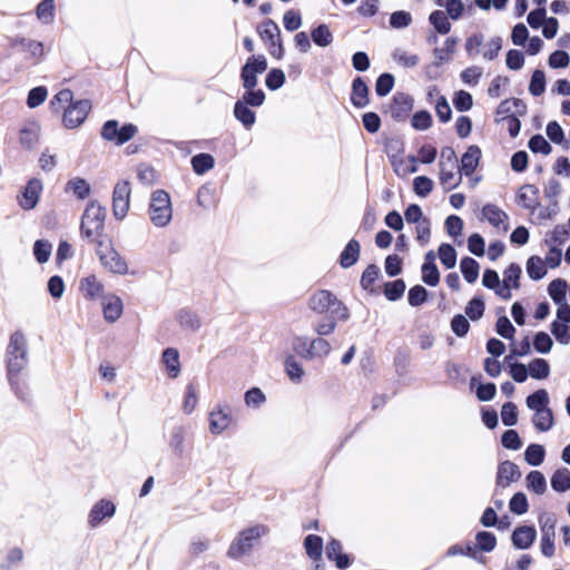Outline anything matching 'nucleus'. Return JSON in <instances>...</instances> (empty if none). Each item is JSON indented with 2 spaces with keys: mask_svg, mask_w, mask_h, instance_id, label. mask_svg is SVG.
Segmentation results:
<instances>
[{
  "mask_svg": "<svg viewBox=\"0 0 570 570\" xmlns=\"http://www.w3.org/2000/svg\"><path fill=\"white\" fill-rule=\"evenodd\" d=\"M550 373V366L543 358H534L529 364V374L534 379H546Z\"/></svg>",
  "mask_w": 570,
  "mask_h": 570,
  "instance_id": "obj_58",
  "label": "nucleus"
},
{
  "mask_svg": "<svg viewBox=\"0 0 570 570\" xmlns=\"http://www.w3.org/2000/svg\"><path fill=\"white\" fill-rule=\"evenodd\" d=\"M509 509L511 512L521 515L528 512L529 502L527 495L523 492H517L512 495L509 501Z\"/></svg>",
  "mask_w": 570,
  "mask_h": 570,
  "instance_id": "obj_53",
  "label": "nucleus"
},
{
  "mask_svg": "<svg viewBox=\"0 0 570 570\" xmlns=\"http://www.w3.org/2000/svg\"><path fill=\"white\" fill-rule=\"evenodd\" d=\"M440 184L445 191L456 188L462 181V175L459 164L440 165Z\"/></svg>",
  "mask_w": 570,
  "mask_h": 570,
  "instance_id": "obj_15",
  "label": "nucleus"
},
{
  "mask_svg": "<svg viewBox=\"0 0 570 570\" xmlns=\"http://www.w3.org/2000/svg\"><path fill=\"white\" fill-rule=\"evenodd\" d=\"M91 109V102L88 99L78 100L71 104L63 114L65 127L72 129L80 126L87 118L88 112Z\"/></svg>",
  "mask_w": 570,
  "mask_h": 570,
  "instance_id": "obj_11",
  "label": "nucleus"
},
{
  "mask_svg": "<svg viewBox=\"0 0 570 570\" xmlns=\"http://www.w3.org/2000/svg\"><path fill=\"white\" fill-rule=\"evenodd\" d=\"M116 512V505L106 499L99 500L94 504L88 514V524L90 528H97L105 518H111Z\"/></svg>",
  "mask_w": 570,
  "mask_h": 570,
  "instance_id": "obj_16",
  "label": "nucleus"
},
{
  "mask_svg": "<svg viewBox=\"0 0 570 570\" xmlns=\"http://www.w3.org/2000/svg\"><path fill=\"white\" fill-rule=\"evenodd\" d=\"M450 17L443 10H434L429 16V22L436 33L446 35L451 31Z\"/></svg>",
  "mask_w": 570,
  "mask_h": 570,
  "instance_id": "obj_29",
  "label": "nucleus"
},
{
  "mask_svg": "<svg viewBox=\"0 0 570 570\" xmlns=\"http://www.w3.org/2000/svg\"><path fill=\"white\" fill-rule=\"evenodd\" d=\"M392 57L396 63H399L400 66H402L404 68H413L420 61V58L417 55H410L405 50L400 49V48L394 50Z\"/></svg>",
  "mask_w": 570,
  "mask_h": 570,
  "instance_id": "obj_56",
  "label": "nucleus"
},
{
  "mask_svg": "<svg viewBox=\"0 0 570 570\" xmlns=\"http://www.w3.org/2000/svg\"><path fill=\"white\" fill-rule=\"evenodd\" d=\"M66 190H72L79 199H85L90 194V185L83 178L76 177L67 183Z\"/></svg>",
  "mask_w": 570,
  "mask_h": 570,
  "instance_id": "obj_45",
  "label": "nucleus"
},
{
  "mask_svg": "<svg viewBox=\"0 0 570 570\" xmlns=\"http://www.w3.org/2000/svg\"><path fill=\"white\" fill-rule=\"evenodd\" d=\"M306 554L314 561H320L323 552V539L316 534H308L304 539Z\"/></svg>",
  "mask_w": 570,
  "mask_h": 570,
  "instance_id": "obj_31",
  "label": "nucleus"
},
{
  "mask_svg": "<svg viewBox=\"0 0 570 570\" xmlns=\"http://www.w3.org/2000/svg\"><path fill=\"white\" fill-rule=\"evenodd\" d=\"M107 210L98 202L91 200L81 217L80 235L96 245L104 240Z\"/></svg>",
  "mask_w": 570,
  "mask_h": 570,
  "instance_id": "obj_3",
  "label": "nucleus"
},
{
  "mask_svg": "<svg viewBox=\"0 0 570 570\" xmlns=\"http://www.w3.org/2000/svg\"><path fill=\"white\" fill-rule=\"evenodd\" d=\"M551 488L557 492L570 489V471L567 468L558 469L551 476Z\"/></svg>",
  "mask_w": 570,
  "mask_h": 570,
  "instance_id": "obj_36",
  "label": "nucleus"
},
{
  "mask_svg": "<svg viewBox=\"0 0 570 570\" xmlns=\"http://www.w3.org/2000/svg\"><path fill=\"white\" fill-rule=\"evenodd\" d=\"M481 159V149L476 145H471L468 147L466 151L463 154L461 158V165H459L461 171L465 176H470L474 173L476 167L479 166Z\"/></svg>",
  "mask_w": 570,
  "mask_h": 570,
  "instance_id": "obj_20",
  "label": "nucleus"
},
{
  "mask_svg": "<svg viewBox=\"0 0 570 570\" xmlns=\"http://www.w3.org/2000/svg\"><path fill=\"white\" fill-rule=\"evenodd\" d=\"M8 56L22 55L23 60L37 65L45 56L43 43L24 36L7 37Z\"/></svg>",
  "mask_w": 570,
  "mask_h": 570,
  "instance_id": "obj_5",
  "label": "nucleus"
},
{
  "mask_svg": "<svg viewBox=\"0 0 570 570\" xmlns=\"http://www.w3.org/2000/svg\"><path fill=\"white\" fill-rule=\"evenodd\" d=\"M184 441H185V429L181 425H177L171 430L169 446L174 453L181 456L184 453Z\"/></svg>",
  "mask_w": 570,
  "mask_h": 570,
  "instance_id": "obj_46",
  "label": "nucleus"
},
{
  "mask_svg": "<svg viewBox=\"0 0 570 570\" xmlns=\"http://www.w3.org/2000/svg\"><path fill=\"white\" fill-rule=\"evenodd\" d=\"M130 186L127 180L118 181L112 191V214L116 219H122L129 209Z\"/></svg>",
  "mask_w": 570,
  "mask_h": 570,
  "instance_id": "obj_10",
  "label": "nucleus"
},
{
  "mask_svg": "<svg viewBox=\"0 0 570 570\" xmlns=\"http://www.w3.org/2000/svg\"><path fill=\"white\" fill-rule=\"evenodd\" d=\"M176 320L180 326L194 332L197 331L202 324L199 316L195 312L186 308H183L177 313Z\"/></svg>",
  "mask_w": 570,
  "mask_h": 570,
  "instance_id": "obj_35",
  "label": "nucleus"
},
{
  "mask_svg": "<svg viewBox=\"0 0 570 570\" xmlns=\"http://www.w3.org/2000/svg\"><path fill=\"white\" fill-rule=\"evenodd\" d=\"M267 69V60L263 55L250 56L240 69L242 86L245 89L242 98L238 99L248 107H261L266 99L262 89H256L258 75Z\"/></svg>",
  "mask_w": 570,
  "mask_h": 570,
  "instance_id": "obj_2",
  "label": "nucleus"
},
{
  "mask_svg": "<svg viewBox=\"0 0 570 570\" xmlns=\"http://www.w3.org/2000/svg\"><path fill=\"white\" fill-rule=\"evenodd\" d=\"M422 281L429 286L440 283V272L433 262H424L422 265Z\"/></svg>",
  "mask_w": 570,
  "mask_h": 570,
  "instance_id": "obj_50",
  "label": "nucleus"
},
{
  "mask_svg": "<svg viewBox=\"0 0 570 570\" xmlns=\"http://www.w3.org/2000/svg\"><path fill=\"white\" fill-rule=\"evenodd\" d=\"M232 422L230 409L228 406L219 407L210 413L209 430L214 434L223 432Z\"/></svg>",
  "mask_w": 570,
  "mask_h": 570,
  "instance_id": "obj_23",
  "label": "nucleus"
},
{
  "mask_svg": "<svg viewBox=\"0 0 570 570\" xmlns=\"http://www.w3.org/2000/svg\"><path fill=\"white\" fill-rule=\"evenodd\" d=\"M42 189V181L38 178H31L27 183L23 191L21 193V196H18L19 206L23 210L33 209L39 203Z\"/></svg>",
  "mask_w": 570,
  "mask_h": 570,
  "instance_id": "obj_12",
  "label": "nucleus"
},
{
  "mask_svg": "<svg viewBox=\"0 0 570 570\" xmlns=\"http://www.w3.org/2000/svg\"><path fill=\"white\" fill-rule=\"evenodd\" d=\"M265 533L266 528L259 524L245 529L230 544L228 549V556L230 558H239L240 556L247 553L253 547V541L259 539Z\"/></svg>",
  "mask_w": 570,
  "mask_h": 570,
  "instance_id": "obj_8",
  "label": "nucleus"
},
{
  "mask_svg": "<svg viewBox=\"0 0 570 570\" xmlns=\"http://www.w3.org/2000/svg\"><path fill=\"white\" fill-rule=\"evenodd\" d=\"M331 344L322 338H314L309 342L306 360L324 358L331 352Z\"/></svg>",
  "mask_w": 570,
  "mask_h": 570,
  "instance_id": "obj_30",
  "label": "nucleus"
},
{
  "mask_svg": "<svg viewBox=\"0 0 570 570\" xmlns=\"http://www.w3.org/2000/svg\"><path fill=\"white\" fill-rule=\"evenodd\" d=\"M104 317L108 323H115L122 314V301L119 296L108 295L102 303Z\"/></svg>",
  "mask_w": 570,
  "mask_h": 570,
  "instance_id": "obj_22",
  "label": "nucleus"
},
{
  "mask_svg": "<svg viewBox=\"0 0 570 570\" xmlns=\"http://www.w3.org/2000/svg\"><path fill=\"white\" fill-rule=\"evenodd\" d=\"M285 372L292 382H301L305 374L302 364L293 355L285 360Z\"/></svg>",
  "mask_w": 570,
  "mask_h": 570,
  "instance_id": "obj_43",
  "label": "nucleus"
},
{
  "mask_svg": "<svg viewBox=\"0 0 570 570\" xmlns=\"http://www.w3.org/2000/svg\"><path fill=\"white\" fill-rule=\"evenodd\" d=\"M567 288L568 284L562 278L553 279L548 286V293L551 299L557 304L567 302Z\"/></svg>",
  "mask_w": 570,
  "mask_h": 570,
  "instance_id": "obj_32",
  "label": "nucleus"
},
{
  "mask_svg": "<svg viewBox=\"0 0 570 570\" xmlns=\"http://www.w3.org/2000/svg\"><path fill=\"white\" fill-rule=\"evenodd\" d=\"M501 444L505 449L517 451L522 446V441L519 433L515 430H507L501 435Z\"/></svg>",
  "mask_w": 570,
  "mask_h": 570,
  "instance_id": "obj_63",
  "label": "nucleus"
},
{
  "mask_svg": "<svg viewBox=\"0 0 570 570\" xmlns=\"http://www.w3.org/2000/svg\"><path fill=\"white\" fill-rule=\"evenodd\" d=\"M475 542L482 552H491L497 546V537L489 531H479L475 535Z\"/></svg>",
  "mask_w": 570,
  "mask_h": 570,
  "instance_id": "obj_47",
  "label": "nucleus"
},
{
  "mask_svg": "<svg viewBox=\"0 0 570 570\" xmlns=\"http://www.w3.org/2000/svg\"><path fill=\"white\" fill-rule=\"evenodd\" d=\"M527 487L537 494H542L547 490V481L540 471H530L527 475Z\"/></svg>",
  "mask_w": 570,
  "mask_h": 570,
  "instance_id": "obj_42",
  "label": "nucleus"
},
{
  "mask_svg": "<svg viewBox=\"0 0 570 570\" xmlns=\"http://www.w3.org/2000/svg\"><path fill=\"white\" fill-rule=\"evenodd\" d=\"M137 131L138 128L134 124H126L119 128L117 120H108L102 126L101 137L105 140L114 141L116 145H124L129 141Z\"/></svg>",
  "mask_w": 570,
  "mask_h": 570,
  "instance_id": "obj_9",
  "label": "nucleus"
},
{
  "mask_svg": "<svg viewBox=\"0 0 570 570\" xmlns=\"http://www.w3.org/2000/svg\"><path fill=\"white\" fill-rule=\"evenodd\" d=\"M4 357L8 381L12 389H18L20 375L29 364L28 340L21 330H16L10 334Z\"/></svg>",
  "mask_w": 570,
  "mask_h": 570,
  "instance_id": "obj_1",
  "label": "nucleus"
},
{
  "mask_svg": "<svg viewBox=\"0 0 570 570\" xmlns=\"http://www.w3.org/2000/svg\"><path fill=\"white\" fill-rule=\"evenodd\" d=\"M537 538V531L533 525H519L511 535L512 544L515 549H529Z\"/></svg>",
  "mask_w": 570,
  "mask_h": 570,
  "instance_id": "obj_17",
  "label": "nucleus"
},
{
  "mask_svg": "<svg viewBox=\"0 0 570 570\" xmlns=\"http://www.w3.org/2000/svg\"><path fill=\"white\" fill-rule=\"evenodd\" d=\"M551 333L560 344L567 345L570 343V327L567 324L553 321Z\"/></svg>",
  "mask_w": 570,
  "mask_h": 570,
  "instance_id": "obj_61",
  "label": "nucleus"
},
{
  "mask_svg": "<svg viewBox=\"0 0 570 570\" xmlns=\"http://www.w3.org/2000/svg\"><path fill=\"white\" fill-rule=\"evenodd\" d=\"M234 116L246 129H250L256 121L255 112L239 100L234 105Z\"/></svg>",
  "mask_w": 570,
  "mask_h": 570,
  "instance_id": "obj_28",
  "label": "nucleus"
},
{
  "mask_svg": "<svg viewBox=\"0 0 570 570\" xmlns=\"http://www.w3.org/2000/svg\"><path fill=\"white\" fill-rule=\"evenodd\" d=\"M539 189L534 185H523L518 194L519 203L527 209L533 210L538 206Z\"/></svg>",
  "mask_w": 570,
  "mask_h": 570,
  "instance_id": "obj_27",
  "label": "nucleus"
},
{
  "mask_svg": "<svg viewBox=\"0 0 570 570\" xmlns=\"http://www.w3.org/2000/svg\"><path fill=\"white\" fill-rule=\"evenodd\" d=\"M148 215L150 222L156 227H166L173 218V207L170 196L164 189H157L151 193Z\"/></svg>",
  "mask_w": 570,
  "mask_h": 570,
  "instance_id": "obj_6",
  "label": "nucleus"
},
{
  "mask_svg": "<svg viewBox=\"0 0 570 570\" xmlns=\"http://www.w3.org/2000/svg\"><path fill=\"white\" fill-rule=\"evenodd\" d=\"M521 273H522L521 266L517 263H511L503 273V282L502 283L509 285L510 287L518 289L520 287L519 281H520Z\"/></svg>",
  "mask_w": 570,
  "mask_h": 570,
  "instance_id": "obj_51",
  "label": "nucleus"
},
{
  "mask_svg": "<svg viewBox=\"0 0 570 570\" xmlns=\"http://www.w3.org/2000/svg\"><path fill=\"white\" fill-rule=\"evenodd\" d=\"M460 269L463 274L464 279L470 284L474 283L479 277L480 266L474 258H462L460 263Z\"/></svg>",
  "mask_w": 570,
  "mask_h": 570,
  "instance_id": "obj_37",
  "label": "nucleus"
},
{
  "mask_svg": "<svg viewBox=\"0 0 570 570\" xmlns=\"http://www.w3.org/2000/svg\"><path fill=\"white\" fill-rule=\"evenodd\" d=\"M52 252V245L46 239H38L33 245V255L38 263H47Z\"/></svg>",
  "mask_w": 570,
  "mask_h": 570,
  "instance_id": "obj_52",
  "label": "nucleus"
},
{
  "mask_svg": "<svg viewBox=\"0 0 570 570\" xmlns=\"http://www.w3.org/2000/svg\"><path fill=\"white\" fill-rule=\"evenodd\" d=\"M370 89L362 77H356L352 82L351 102L356 108H364L370 104Z\"/></svg>",
  "mask_w": 570,
  "mask_h": 570,
  "instance_id": "obj_19",
  "label": "nucleus"
},
{
  "mask_svg": "<svg viewBox=\"0 0 570 570\" xmlns=\"http://www.w3.org/2000/svg\"><path fill=\"white\" fill-rule=\"evenodd\" d=\"M285 73L282 69L273 68L266 76L265 85L269 90H277L285 83Z\"/></svg>",
  "mask_w": 570,
  "mask_h": 570,
  "instance_id": "obj_62",
  "label": "nucleus"
},
{
  "mask_svg": "<svg viewBox=\"0 0 570 570\" xmlns=\"http://www.w3.org/2000/svg\"><path fill=\"white\" fill-rule=\"evenodd\" d=\"M485 311V304L481 296H474L465 306V314L471 321H479Z\"/></svg>",
  "mask_w": 570,
  "mask_h": 570,
  "instance_id": "obj_44",
  "label": "nucleus"
},
{
  "mask_svg": "<svg viewBox=\"0 0 570 570\" xmlns=\"http://www.w3.org/2000/svg\"><path fill=\"white\" fill-rule=\"evenodd\" d=\"M161 361L166 367L169 377H177L180 373L179 353L174 347H168L163 352Z\"/></svg>",
  "mask_w": 570,
  "mask_h": 570,
  "instance_id": "obj_25",
  "label": "nucleus"
},
{
  "mask_svg": "<svg viewBox=\"0 0 570 570\" xmlns=\"http://www.w3.org/2000/svg\"><path fill=\"white\" fill-rule=\"evenodd\" d=\"M527 273L533 281L543 278L547 274L544 262L539 256H531L527 262Z\"/></svg>",
  "mask_w": 570,
  "mask_h": 570,
  "instance_id": "obj_38",
  "label": "nucleus"
},
{
  "mask_svg": "<svg viewBox=\"0 0 570 570\" xmlns=\"http://www.w3.org/2000/svg\"><path fill=\"white\" fill-rule=\"evenodd\" d=\"M96 253L101 265L114 274L125 275L128 272V265L121 255L105 240H99L96 245Z\"/></svg>",
  "mask_w": 570,
  "mask_h": 570,
  "instance_id": "obj_7",
  "label": "nucleus"
},
{
  "mask_svg": "<svg viewBox=\"0 0 570 570\" xmlns=\"http://www.w3.org/2000/svg\"><path fill=\"white\" fill-rule=\"evenodd\" d=\"M214 165H215V159L209 154L202 153V154L195 155L191 158L193 170L198 175L205 174L206 171L212 169L214 167Z\"/></svg>",
  "mask_w": 570,
  "mask_h": 570,
  "instance_id": "obj_39",
  "label": "nucleus"
},
{
  "mask_svg": "<svg viewBox=\"0 0 570 570\" xmlns=\"http://www.w3.org/2000/svg\"><path fill=\"white\" fill-rule=\"evenodd\" d=\"M502 423L505 426H513L518 422V410L517 405L512 402H507L501 409Z\"/></svg>",
  "mask_w": 570,
  "mask_h": 570,
  "instance_id": "obj_64",
  "label": "nucleus"
},
{
  "mask_svg": "<svg viewBox=\"0 0 570 570\" xmlns=\"http://www.w3.org/2000/svg\"><path fill=\"white\" fill-rule=\"evenodd\" d=\"M412 109L413 98L407 94L396 92L389 107V112L394 120L402 121L407 118Z\"/></svg>",
  "mask_w": 570,
  "mask_h": 570,
  "instance_id": "obj_14",
  "label": "nucleus"
},
{
  "mask_svg": "<svg viewBox=\"0 0 570 570\" xmlns=\"http://www.w3.org/2000/svg\"><path fill=\"white\" fill-rule=\"evenodd\" d=\"M546 90V75L542 70L537 69L532 73L529 91L531 95L538 97L542 95Z\"/></svg>",
  "mask_w": 570,
  "mask_h": 570,
  "instance_id": "obj_60",
  "label": "nucleus"
},
{
  "mask_svg": "<svg viewBox=\"0 0 570 570\" xmlns=\"http://www.w3.org/2000/svg\"><path fill=\"white\" fill-rule=\"evenodd\" d=\"M546 458V449L541 444L531 443L524 451V460L529 465L539 466Z\"/></svg>",
  "mask_w": 570,
  "mask_h": 570,
  "instance_id": "obj_33",
  "label": "nucleus"
},
{
  "mask_svg": "<svg viewBox=\"0 0 570 570\" xmlns=\"http://www.w3.org/2000/svg\"><path fill=\"white\" fill-rule=\"evenodd\" d=\"M79 289L88 299H98L104 296V285L95 275H89L80 281Z\"/></svg>",
  "mask_w": 570,
  "mask_h": 570,
  "instance_id": "obj_21",
  "label": "nucleus"
},
{
  "mask_svg": "<svg viewBox=\"0 0 570 570\" xmlns=\"http://www.w3.org/2000/svg\"><path fill=\"white\" fill-rule=\"evenodd\" d=\"M522 473L519 466L507 460L499 464L495 480V494L499 493L500 489H504L512 482L520 480Z\"/></svg>",
  "mask_w": 570,
  "mask_h": 570,
  "instance_id": "obj_13",
  "label": "nucleus"
},
{
  "mask_svg": "<svg viewBox=\"0 0 570 570\" xmlns=\"http://www.w3.org/2000/svg\"><path fill=\"white\" fill-rule=\"evenodd\" d=\"M258 35L267 43L275 45L274 42L281 40V30L278 24L272 20L266 19L257 28Z\"/></svg>",
  "mask_w": 570,
  "mask_h": 570,
  "instance_id": "obj_26",
  "label": "nucleus"
},
{
  "mask_svg": "<svg viewBox=\"0 0 570 570\" xmlns=\"http://www.w3.org/2000/svg\"><path fill=\"white\" fill-rule=\"evenodd\" d=\"M394 86V77L389 72L379 76L375 82V92L380 97H384L391 92Z\"/></svg>",
  "mask_w": 570,
  "mask_h": 570,
  "instance_id": "obj_54",
  "label": "nucleus"
},
{
  "mask_svg": "<svg viewBox=\"0 0 570 570\" xmlns=\"http://www.w3.org/2000/svg\"><path fill=\"white\" fill-rule=\"evenodd\" d=\"M308 307L317 314L330 313L331 315H337V318L341 321L350 318V312L345 304L326 289H320L314 293L308 299Z\"/></svg>",
  "mask_w": 570,
  "mask_h": 570,
  "instance_id": "obj_4",
  "label": "nucleus"
},
{
  "mask_svg": "<svg viewBox=\"0 0 570 570\" xmlns=\"http://www.w3.org/2000/svg\"><path fill=\"white\" fill-rule=\"evenodd\" d=\"M313 42L320 47H327L333 41V35L327 24H320L311 32Z\"/></svg>",
  "mask_w": 570,
  "mask_h": 570,
  "instance_id": "obj_40",
  "label": "nucleus"
},
{
  "mask_svg": "<svg viewBox=\"0 0 570 570\" xmlns=\"http://www.w3.org/2000/svg\"><path fill=\"white\" fill-rule=\"evenodd\" d=\"M380 275H381L380 267L375 264H370L364 269V272L361 276L360 284H361L362 288L365 291L373 292L372 285L375 283V281L379 278Z\"/></svg>",
  "mask_w": 570,
  "mask_h": 570,
  "instance_id": "obj_48",
  "label": "nucleus"
},
{
  "mask_svg": "<svg viewBox=\"0 0 570 570\" xmlns=\"http://www.w3.org/2000/svg\"><path fill=\"white\" fill-rule=\"evenodd\" d=\"M405 287L406 286L403 279L387 282L384 285V295L389 301H397L403 296Z\"/></svg>",
  "mask_w": 570,
  "mask_h": 570,
  "instance_id": "obj_49",
  "label": "nucleus"
},
{
  "mask_svg": "<svg viewBox=\"0 0 570 570\" xmlns=\"http://www.w3.org/2000/svg\"><path fill=\"white\" fill-rule=\"evenodd\" d=\"M528 147L532 153L535 154L541 153L542 155H549L552 151L551 145L540 134H537L530 138Z\"/></svg>",
  "mask_w": 570,
  "mask_h": 570,
  "instance_id": "obj_59",
  "label": "nucleus"
},
{
  "mask_svg": "<svg viewBox=\"0 0 570 570\" xmlns=\"http://www.w3.org/2000/svg\"><path fill=\"white\" fill-rule=\"evenodd\" d=\"M360 253H361L360 243L354 238L351 239L346 244L345 248L343 249V252L340 255V265L343 268L352 267L358 261Z\"/></svg>",
  "mask_w": 570,
  "mask_h": 570,
  "instance_id": "obj_24",
  "label": "nucleus"
},
{
  "mask_svg": "<svg viewBox=\"0 0 570 570\" xmlns=\"http://www.w3.org/2000/svg\"><path fill=\"white\" fill-rule=\"evenodd\" d=\"M429 292L422 285H415L410 288L407 294L409 304L412 307H417L424 304L428 299Z\"/></svg>",
  "mask_w": 570,
  "mask_h": 570,
  "instance_id": "obj_57",
  "label": "nucleus"
},
{
  "mask_svg": "<svg viewBox=\"0 0 570 570\" xmlns=\"http://www.w3.org/2000/svg\"><path fill=\"white\" fill-rule=\"evenodd\" d=\"M482 216L485 218L493 227L502 228L504 232L509 229L508 219L509 216L505 212L499 208L497 205L487 204L482 208Z\"/></svg>",
  "mask_w": 570,
  "mask_h": 570,
  "instance_id": "obj_18",
  "label": "nucleus"
},
{
  "mask_svg": "<svg viewBox=\"0 0 570 570\" xmlns=\"http://www.w3.org/2000/svg\"><path fill=\"white\" fill-rule=\"evenodd\" d=\"M439 257L446 268H453L456 264V252L450 244H441L439 247Z\"/></svg>",
  "mask_w": 570,
  "mask_h": 570,
  "instance_id": "obj_55",
  "label": "nucleus"
},
{
  "mask_svg": "<svg viewBox=\"0 0 570 570\" xmlns=\"http://www.w3.org/2000/svg\"><path fill=\"white\" fill-rule=\"evenodd\" d=\"M553 414L550 409L537 411L533 415V424L537 430L547 432L553 426Z\"/></svg>",
  "mask_w": 570,
  "mask_h": 570,
  "instance_id": "obj_41",
  "label": "nucleus"
},
{
  "mask_svg": "<svg viewBox=\"0 0 570 570\" xmlns=\"http://www.w3.org/2000/svg\"><path fill=\"white\" fill-rule=\"evenodd\" d=\"M434 3L438 7H443L445 9L444 12L454 21L462 18L465 9L461 0H434Z\"/></svg>",
  "mask_w": 570,
  "mask_h": 570,
  "instance_id": "obj_34",
  "label": "nucleus"
}]
</instances>
